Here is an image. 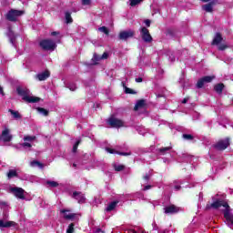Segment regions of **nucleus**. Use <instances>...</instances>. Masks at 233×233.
I'll list each match as a JSON object with an SVG mask.
<instances>
[{
  "label": "nucleus",
  "instance_id": "obj_1",
  "mask_svg": "<svg viewBox=\"0 0 233 233\" xmlns=\"http://www.w3.org/2000/svg\"><path fill=\"white\" fill-rule=\"evenodd\" d=\"M221 207L226 208L223 210V215H224L226 221H228V223H229L228 224L229 226L233 225V214L230 213L232 209L230 208L228 202H227L223 199H216L210 205H207L206 208H208V209L214 208L215 210H218V208H221Z\"/></svg>",
  "mask_w": 233,
  "mask_h": 233
},
{
  "label": "nucleus",
  "instance_id": "obj_2",
  "mask_svg": "<svg viewBox=\"0 0 233 233\" xmlns=\"http://www.w3.org/2000/svg\"><path fill=\"white\" fill-rule=\"evenodd\" d=\"M16 93L18 96H20L23 99V101H25V103H39L41 101L40 97L37 96H30V89L18 86L16 87Z\"/></svg>",
  "mask_w": 233,
  "mask_h": 233
},
{
  "label": "nucleus",
  "instance_id": "obj_3",
  "mask_svg": "<svg viewBox=\"0 0 233 233\" xmlns=\"http://www.w3.org/2000/svg\"><path fill=\"white\" fill-rule=\"evenodd\" d=\"M39 46L43 49L46 50V52L48 51H54L56 48H57V45H56V42H54L51 39H43L39 42Z\"/></svg>",
  "mask_w": 233,
  "mask_h": 233
},
{
  "label": "nucleus",
  "instance_id": "obj_4",
  "mask_svg": "<svg viewBox=\"0 0 233 233\" xmlns=\"http://www.w3.org/2000/svg\"><path fill=\"white\" fill-rule=\"evenodd\" d=\"M25 14L23 10L11 9L7 12L5 18L7 21H11L12 23H15L17 21V17H21Z\"/></svg>",
  "mask_w": 233,
  "mask_h": 233
},
{
  "label": "nucleus",
  "instance_id": "obj_5",
  "mask_svg": "<svg viewBox=\"0 0 233 233\" xmlns=\"http://www.w3.org/2000/svg\"><path fill=\"white\" fill-rule=\"evenodd\" d=\"M230 147V137H226L224 139L218 140L213 147L219 152H223V150H227L228 147Z\"/></svg>",
  "mask_w": 233,
  "mask_h": 233
},
{
  "label": "nucleus",
  "instance_id": "obj_6",
  "mask_svg": "<svg viewBox=\"0 0 233 233\" xmlns=\"http://www.w3.org/2000/svg\"><path fill=\"white\" fill-rule=\"evenodd\" d=\"M134 35H136V31H134L132 29H128L126 31H120V33L118 35V39H120V41H128V39H132V37H134Z\"/></svg>",
  "mask_w": 233,
  "mask_h": 233
},
{
  "label": "nucleus",
  "instance_id": "obj_7",
  "mask_svg": "<svg viewBox=\"0 0 233 233\" xmlns=\"http://www.w3.org/2000/svg\"><path fill=\"white\" fill-rule=\"evenodd\" d=\"M140 35L144 43H152V35L147 27H142L140 29Z\"/></svg>",
  "mask_w": 233,
  "mask_h": 233
},
{
  "label": "nucleus",
  "instance_id": "obj_8",
  "mask_svg": "<svg viewBox=\"0 0 233 233\" xmlns=\"http://www.w3.org/2000/svg\"><path fill=\"white\" fill-rule=\"evenodd\" d=\"M216 79L214 76H206L198 79L197 82V88H203L205 86V83H212Z\"/></svg>",
  "mask_w": 233,
  "mask_h": 233
},
{
  "label": "nucleus",
  "instance_id": "obj_9",
  "mask_svg": "<svg viewBox=\"0 0 233 233\" xmlns=\"http://www.w3.org/2000/svg\"><path fill=\"white\" fill-rule=\"evenodd\" d=\"M107 123L110 125V127H112V128H121V127L125 125L123 120L113 116L109 117Z\"/></svg>",
  "mask_w": 233,
  "mask_h": 233
},
{
  "label": "nucleus",
  "instance_id": "obj_10",
  "mask_svg": "<svg viewBox=\"0 0 233 233\" xmlns=\"http://www.w3.org/2000/svg\"><path fill=\"white\" fill-rule=\"evenodd\" d=\"M10 192L15 196V198H18V199H25V189L23 187H11Z\"/></svg>",
  "mask_w": 233,
  "mask_h": 233
},
{
  "label": "nucleus",
  "instance_id": "obj_11",
  "mask_svg": "<svg viewBox=\"0 0 233 233\" xmlns=\"http://www.w3.org/2000/svg\"><path fill=\"white\" fill-rule=\"evenodd\" d=\"M0 141H4V143H10V141H12V135L10 134V129L5 128L2 131L0 135Z\"/></svg>",
  "mask_w": 233,
  "mask_h": 233
},
{
  "label": "nucleus",
  "instance_id": "obj_12",
  "mask_svg": "<svg viewBox=\"0 0 233 233\" xmlns=\"http://www.w3.org/2000/svg\"><path fill=\"white\" fill-rule=\"evenodd\" d=\"M215 5H218V0H213L202 5V10H204V12H207L208 14H212V12H214Z\"/></svg>",
  "mask_w": 233,
  "mask_h": 233
},
{
  "label": "nucleus",
  "instance_id": "obj_13",
  "mask_svg": "<svg viewBox=\"0 0 233 233\" xmlns=\"http://www.w3.org/2000/svg\"><path fill=\"white\" fill-rule=\"evenodd\" d=\"M179 207H177L174 204L167 206L164 208V214H177L179 212Z\"/></svg>",
  "mask_w": 233,
  "mask_h": 233
},
{
  "label": "nucleus",
  "instance_id": "obj_14",
  "mask_svg": "<svg viewBox=\"0 0 233 233\" xmlns=\"http://www.w3.org/2000/svg\"><path fill=\"white\" fill-rule=\"evenodd\" d=\"M223 42V35L221 33H216L211 45L212 46H218V45L221 44Z\"/></svg>",
  "mask_w": 233,
  "mask_h": 233
},
{
  "label": "nucleus",
  "instance_id": "obj_15",
  "mask_svg": "<svg viewBox=\"0 0 233 233\" xmlns=\"http://www.w3.org/2000/svg\"><path fill=\"white\" fill-rule=\"evenodd\" d=\"M50 77V71L46 70L40 74L35 75V79L38 81H46Z\"/></svg>",
  "mask_w": 233,
  "mask_h": 233
},
{
  "label": "nucleus",
  "instance_id": "obj_16",
  "mask_svg": "<svg viewBox=\"0 0 233 233\" xmlns=\"http://www.w3.org/2000/svg\"><path fill=\"white\" fill-rule=\"evenodd\" d=\"M17 223L14 221H5L3 219H0V228H10L11 227H15Z\"/></svg>",
  "mask_w": 233,
  "mask_h": 233
},
{
  "label": "nucleus",
  "instance_id": "obj_17",
  "mask_svg": "<svg viewBox=\"0 0 233 233\" xmlns=\"http://www.w3.org/2000/svg\"><path fill=\"white\" fill-rule=\"evenodd\" d=\"M73 198H74V199H76V201H78V203H85V201L86 199V198H85V195H83V193L77 192V191L73 192Z\"/></svg>",
  "mask_w": 233,
  "mask_h": 233
},
{
  "label": "nucleus",
  "instance_id": "obj_18",
  "mask_svg": "<svg viewBox=\"0 0 233 233\" xmlns=\"http://www.w3.org/2000/svg\"><path fill=\"white\" fill-rule=\"evenodd\" d=\"M146 106H147V100L139 99L137 101V103L134 106V110H135V112H137V110H139V108H145Z\"/></svg>",
  "mask_w": 233,
  "mask_h": 233
},
{
  "label": "nucleus",
  "instance_id": "obj_19",
  "mask_svg": "<svg viewBox=\"0 0 233 233\" xmlns=\"http://www.w3.org/2000/svg\"><path fill=\"white\" fill-rule=\"evenodd\" d=\"M66 212H70L69 209H61L60 214H65L64 218L65 219H74L76 218V213L66 214Z\"/></svg>",
  "mask_w": 233,
  "mask_h": 233
},
{
  "label": "nucleus",
  "instance_id": "obj_20",
  "mask_svg": "<svg viewBox=\"0 0 233 233\" xmlns=\"http://www.w3.org/2000/svg\"><path fill=\"white\" fill-rule=\"evenodd\" d=\"M118 203H119V201H117V200H115V201L109 203L106 208V212H112V210H114L117 207Z\"/></svg>",
  "mask_w": 233,
  "mask_h": 233
},
{
  "label": "nucleus",
  "instance_id": "obj_21",
  "mask_svg": "<svg viewBox=\"0 0 233 233\" xmlns=\"http://www.w3.org/2000/svg\"><path fill=\"white\" fill-rule=\"evenodd\" d=\"M7 179H12L13 177H19V174H17V170L9 169L7 172Z\"/></svg>",
  "mask_w": 233,
  "mask_h": 233
},
{
  "label": "nucleus",
  "instance_id": "obj_22",
  "mask_svg": "<svg viewBox=\"0 0 233 233\" xmlns=\"http://www.w3.org/2000/svg\"><path fill=\"white\" fill-rule=\"evenodd\" d=\"M225 88V84L219 83L215 85L214 90L217 92V94H223V89Z\"/></svg>",
  "mask_w": 233,
  "mask_h": 233
},
{
  "label": "nucleus",
  "instance_id": "obj_23",
  "mask_svg": "<svg viewBox=\"0 0 233 233\" xmlns=\"http://www.w3.org/2000/svg\"><path fill=\"white\" fill-rule=\"evenodd\" d=\"M65 17H66V25H70L71 23H74V19L72 18V13H70L69 11H66L65 13Z\"/></svg>",
  "mask_w": 233,
  "mask_h": 233
},
{
  "label": "nucleus",
  "instance_id": "obj_24",
  "mask_svg": "<svg viewBox=\"0 0 233 233\" xmlns=\"http://www.w3.org/2000/svg\"><path fill=\"white\" fill-rule=\"evenodd\" d=\"M36 110L39 112V114H42L46 117L48 116V114H50L48 109H46L45 107H37Z\"/></svg>",
  "mask_w": 233,
  "mask_h": 233
},
{
  "label": "nucleus",
  "instance_id": "obj_25",
  "mask_svg": "<svg viewBox=\"0 0 233 233\" xmlns=\"http://www.w3.org/2000/svg\"><path fill=\"white\" fill-rule=\"evenodd\" d=\"M124 88H125V94H132V95H136L137 94V92H136L134 89L127 87V86H125V83H122Z\"/></svg>",
  "mask_w": 233,
  "mask_h": 233
},
{
  "label": "nucleus",
  "instance_id": "obj_26",
  "mask_svg": "<svg viewBox=\"0 0 233 233\" xmlns=\"http://www.w3.org/2000/svg\"><path fill=\"white\" fill-rule=\"evenodd\" d=\"M9 112L15 119H21V114H19V111H14L13 109H9Z\"/></svg>",
  "mask_w": 233,
  "mask_h": 233
},
{
  "label": "nucleus",
  "instance_id": "obj_27",
  "mask_svg": "<svg viewBox=\"0 0 233 233\" xmlns=\"http://www.w3.org/2000/svg\"><path fill=\"white\" fill-rule=\"evenodd\" d=\"M99 32H102L106 35H110V30L106 26H101L98 28Z\"/></svg>",
  "mask_w": 233,
  "mask_h": 233
},
{
  "label": "nucleus",
  "instance_id": "obj_28",
  "mask_svg": "<svg viewBox=\"0 0 233 233\" xmlns=\"http://www.w3.org/2000/svg\"><path fill=\"white\" fill-rule=\"evenodd\" d=\"M46 185H48L51 188H57V187H59V183L50 180L46 181Z\"/></svg>",
  "mask_w": 233,
  "mask_h": 233
},
{
  "label": "nucleus",
  "instance_id": "obj_29",
  "mask_svg": "<svg viewBox=\"0 0 233 233\" xmlns=\"http://www.w3.org/2000/svg\"><path fill=\"white\" fill-rule=\"evenodd\" d=\"M182 137L183 139H186V141H194V136L190 134H183Z\"/></svg>",
  "mask_w": 233,
  "mask_h": 233
},
{
  "label": "nucleus",
  "instance_id": "obj_30",
  "mask_svg": "<svg viewBox=\"0 0 233 233\" xmlns=\"http://www.w3.org/2000/svg\"><path fill=\"white\" fill-rule=\"evenodd\" d=\"M81 145V139L77 140L75 145L73 146L72 153L76 154L77 152V148Z\"/></svg>",
  "mask_w": 233,
  "mask_h": 233
},
{
  "label": "nucleus",
  "instance_id": "obj_31",
  "mask_svg": "<svg viewBox=\"0 0 233 233\" xmlns=\"http://www.w3.org/2000/svg\"><path fill=\"white\" fill-rule=\"evenodd\" d=\"M171 148H172V147H160V148L158 149V152H159L160 154H165V152L170 151Z\"/></svg>",
  "mask_w": 233,
  "mask_h": 233
},
{
  "label": "nucleus",
  "instance_id": "obj_32",
  "mask_svg": "<svg viewBox=\"0 0 233 233\" xmlns=\"http://www.w3.org/2000/svg\"><path fill=\"white\" fill-rule=\"evenodd\" d=\"M116 172H123L125 170V165H117L114 167Z\"/></svg>",
  "mask_w": 233,
  "mask_h": 233
},
{
  "label": "nucleus",
  "instance_id": "obj_33",
  "mask_svg": "<svg viewBox=\"0 0 233 233\" xmlns=\"http://www.w3.org/2000/svg\"><path fill=\"white\" fill-rule=\"evenodd\" d=\"M140 3H143V0H130V6H137Z\"/></svg>",
  "mask_w": 233,
  "mask_h": 233
},
{
  "label": "nucleus",
  "instance_id": "obj_34",
  "mask_svg": "<svg viewBox=\"0 0 233 233\" xmlns=\"http://www.w3.org/2000/svg\"><path fill=\"white\" fill-rule=\"evenodd\" d=\"M35 136H25L24 137V141H29L31 143V141H35Z\"/></svg>",
  "mask_w": 233,
  "mask_h": 233
},
{
  "label": "nucleus",
  "instance_id": "obj_35",
  "mask_svg": "<svg viewBox=\"0 0 233 233\" xmlns=\"http://www.w3.org/2000/svg\"><path fill=\"white\" fill-rule=\"evenodd\" d=\"M227 48H228V46L225 45V44H220L218 46V50H219L220 52H223L224 50H227Z\"/></svg>",
  "mask_w": 233,
  "mask_h": 233
},
{
  "label": "nucleus",
  "instance_id": "obj_36",
  "mask_svg": "<svg viewBox=\"0 0 233 233\" xmlns=\"http://www.w3.org/2000/svg\"><path fill=\"white\" fill-rule=\"evenodd\" d=\"M74 227H76V224L74 223L69 224L66 229V233H74Z\"/></svg>",
  "mask_w": 233,
  "mask_h": 233
},
{
  "label": "nucleus",
  "instance_id": "obj_37",
  "mask_svg": "<svg viewBox=\"0 0 233 233\" xmlns=\"http://www.w3.org/2000/svg\"><path fill=\"white\" fill-rule=\"evenodd\" d=\"M31 165L34 167L35 165H36V167H39L40 168H43V163L37 161V160H34L31 162Z\"/></svg>",
  "mask_w": 233,
  "mask_h": 233
},
{
  "label": "nucleus",
  "instance_id": "obj_38",
  "mask_svg": "<svg viewBox=\"0 0 233 233\" xmlns=\"http://www.w3.org/2000/svg\"><path fill=\"white\" fill-rule=\"evenodd\" d=\"M31 165L34 167L35 165H36V167H39L40 168H43V163L37 161V160H34L31 162Z\"/></svg>",
  "mask_w": 233,
  "mask_h": 233
},
{
  "label": "nucleus",
  "instance_id": "obj_39",
  "mask_svg": "<svg viewBox=\"0 0 233 233\" xmlns=\"http://www.w3.org/2000/svg\"><path fill=\"white\" fill-rule=\"evenodd\" d=\"M83 6H89V5H92V0H82Z\"/></svg>",
  "mask_w": 233,
  "mask_h": 233
},
{
  "label": "nucleus",
  "instance_id": "obj_40",
  "mask_svg": "<svg viewBox=\"0 0 233 233\" xmlns=\"http://www.w3.org/2000/svg\"><path fill=\"white\" fill-rule=\"evenodd\" d=\"M69 90H71V92H75V90H77V86H76V85H70L68 86Z\"/></svg>",
  "mask_w": 233,
  "mask_h": 233
},
{
  "label": "nucleus",
  "instance_id": "obj_41",
  "mask_svg": "<svg viewBox=\"0 0 233 233\" xmlns=\"http://www.w3.org/2000/svg\"><path fill=\"white\" fill-rule=\"evenodd\" d=\"M106 152H108L109 154H116L117 151L116 149L107 147Z\"/></svg>",
  "mask_w": 233,
  "mask_h": 233
},
{
  "label": "nucleus",
  "instance_id": "obj_42",
  "mask_svg": "<svg viewBox=\"0 0 233 233\" xmlns=\"http://www.w3.org/2000/svg\"><path fill=\"white\" fill-rule=\"evenodd\" d=\"M116 154H118V156H130V153L127 152L116 151Z\"/></svg>",
  "mask_w": 233,
  "mask_h": 233
},
{
  "label": "nucleus",
  "instance_id": "obj_43",
  "mask_svg": "<svg viewBox=\"0 0 233 233\" xmlns=\"http://www.w3.org/2000/svg\"><path fill=\"white\" fill-rule=\"evenodd\" d=\"M144 23H145L146 26L150 27V25H151L152 21H150V19H146L144 21Z\"/></svg>",
  "mask_w": 233,
  "mask_h": 233
},
{
  "label": "nucleus",
  "instance_id": "obj_44",
  "mask_svg": "<svg viewBox=\"0 0 233 233\" xmlns=\"http://www.w3.org/2000/svg\"><path fill=\"white\" fill-rule=\"evenodd\" d=\"M166 35H174V31H172V29H167L166 32Z\"/></svg>",
  "mask_w": 233,
  "mask_h": 233
},
{
  "label": "nucleus",
  "instance_id": "obj_45",
  "mask_svg": "<svg viewBox=\"0 0 233 233\" xmlns=\"http://www.w3.org/2000/svg\"><path fill=\"white\" fill-rule=\"evenodd\" d=\"M23 147H27V148H32V144L28 143V142H24L22 144Z\"/></svg>",
  "mask_w": 233,
  "mask_h": 233
},
{
  "label": "nucleus",
  "instance_id": "obj_46",
  "mask_svg": "<svg viewBox=\"0 0 233 233\" xmlns=\"http://www.w3.org/2000/svg\"><path fill=\"white\" fill-rule=\"evenodd\" d=\"M101 59H108V53L106 52L103 53Z\"/></svg>",
  "mask_w": 233,
  "mask_h": 233
},
{
  "label": "nucleus",
  "instance_id": "obj_47",
  "mask_svg": "<svg viewBox=\"0 0 233 233\" xmlns=\"http://www.w3.org/2000/svg\"><path fill=\"white\" fill-rule=\"evenodd\" d=\"M150 188H152L151 185H147L144 187L143 190L147 191V190H150Z\"/></svg>",
  "mask_w": 233,
  "mask_h": 233
},
{
  "label": "nucleus",
  "instance_id": "obj_48",
  "mask_svg": "<svg viewBox=\"0 0 233 233\" xmlns=\"http://www.w3.org/2000/svg\"><path fill=\"white\" fill-rule=\"evenodd\" d=\"M136 83H143V77H137L135 79Z\"/></svg>",
  "mask_w": 233,
  "mask_h": 233
},
{
  "label": "nucleus",
  "instance_id": "obj_49",
  "mask_svg": "<svg viewBox=\"0 0 233 233\" xmlns=\"http://www.w3.org/2000/svg\"><path fill=\"white\" fill-rule=\"evenodd\" d=\"M188 99H190L189 97H185L183 100H182V104L183 105H187V103H188Z\"/></svg>",
  "mask_w": 233,
  "mask_h": 233
},
{
  "label": "nucleus",
  "instance_id": "obj_50",
  "mask_svg": "<svg viewBox=\"0 0 233 233\" xmlns=\"http://www.w3.org/2000/svg\"><path fill=\"white\" fill-rule=\"evenodd\" d=\"M144 179H145V181H147H147H149V179H150V176H148V175H146V176H144V177H143Z\"/></svg>",
  "mask_w": 233,
  "mask_h": 233
},
{
  "label": "nucleus",
  "instance_id": "obj_51",
  "mask_svg": "<svg viewBox=\"0 0 233 233\" xmlns=\"http://www.w3.org/2000/svg\"><path fill=\"white\" fill-rule=\"evenodd\" d=\"M51 35H53V36L59 35V32H57V31H53V32L51 33Z\"/></svg>",
  "mask_w": 233,
  "mask_h": 233
},
{
  "label": "nucleus",
  "instance_id": "obj_52",
  "mask_svg": "<svg viewBox=\"0 0 233 233\" xmlns=\"http://www.w3.org/2000/svg\"><path fill=\"white\" fill-rule=\"evenodd\" d=\"M0 94H1L2 96H5V91L3 90V87H2V86H0Z\"/></svg>",
  "mask_w": 233,
  "mask_h": 233
},
{
  "label": "nucleus",
  "instance_id": "obj_53",
  "mask_svg": "<svg viewBox=\"0 0 233 233\" xmlns=\"http://www.w3.org/2000/svg\"><path fill=\"white\" fill-rule=\"evenodd\" d=\"M175 188H176L177 190H179V188H181V187H180V186H176Z\"/></svg>",
  "mask_w": 233,
  "mask_h": 233
},
{
  "label": "nucleus",
  "instance_id": "obj_54",
  "mask_svg": "<svg viewBox=\"0 0 233 233\" xmlns=\"http://www.w3.org/2000/svg\"><path fill=\"white\" fill-rule=\"evenodd\" d=\"M96 232H101V228L96 229Z\"/></svg>",
  "mask_w": 233,
  "mask_h": 233
},
{
  "label": "nucleus",
  "instance_id": "obj_55",
  "mask_svg": "<svg viewBox=\"0 0 233 233\" xmlns=\"http://www.w3.org/2000/svg\"><path fill=\"white\" fill-rule=\"evenodd\" d=\"M73 167H77V165H76V164H73Z\"/></svg>",
  "mask_w": 233,
  "mask_h": 233
},
{
  "label": "nucleus",
  "instance_id": "obj_56",
  "mask_svg": "<svg viewBox=\"0 0 233 233\" xmlns=\"http://www.w3.org/2000/svg\"><path fill=\"white\" fill-rule=\"evenodd\" d=\"M95 59H96V55L94 56Z\"/></svg>",
  "mask_w": 233,
  "mask_h": 233
}]
</instances>
